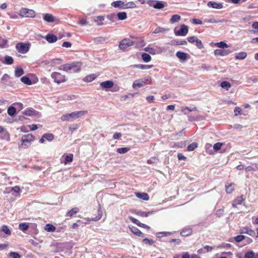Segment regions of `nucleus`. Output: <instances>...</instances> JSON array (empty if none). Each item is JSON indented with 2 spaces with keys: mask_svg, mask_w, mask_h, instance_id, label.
I'll list each match as a JSON object with an SVG mask.
<instances>
[{
  "mask_svg": "<svg viewBox=\"0 0 258 258\" xmlns=\"http://www.w3.org/2000/svg\"><path fill=\"white\" fill-rule=\"evenodd\" d=\"M81 67V63L80 62H74L61 65L59 67V70L72 73L79 71Z\"/></svg>",
  "mask_w": 258,
  "mask_h": 258,
  "instance_id": "1",
  "label": "nucleus"
},
{
  "mask_svg": "<svg viewBox=\"0 0 258 258\" xmlns=\"http://www.w3.org/2000/svg\"><path fill=\"white\" fill-rule=\"evenodd\" d=\"M87 111H79L68 113L63 115L61 119L63 121L68 120L73 121L74 119L79 118L80 116L84 115L87 113Z\"/></svg>",
  "mask_w": 258,
  "mask_h": 258,
  "instance_id": "2",
  "label": "nucleus"
},
{
  "mask_svg": "<svg viewBox=\"0 0 258 258\" xmlns=\"http://www.w3.org/2000/svg\"><path fill=\"white\" fill-rule=\"evenodd\" d=\"M30 46V44L29 43L19 42L16 44V48L19 53L25 54L29 50Z\"/></svg>",
  "mask_w": 258,
  "mask_h": 258,
  "instance_id": "3",
  "label": "nucleus"
},
{
  "mask_svg": "<svg viewBox=\"0 0 258 258\" xmlns=\"http://www.w3.org/2000/svg\"><path fill=\"white\" fill-rule=\"evenodd\" d=\"M20 15L22 17L34 18L35 17L36 13L33 10L22 8L20 10Z\"/></svg>",
  "mask_w": 258,
  "mask_h": 258,
  "instance_id": "4",
  "label": "nucleus"
},
{
  "mask_svg": "<svg viewBox=\"0 0 258 258\" xmlns=\"http://www.w3.org/2000/svg\"><path fill=\"white\" fill-rule=\"evenodd\" d=\"M134 42L129 39H124L119 42V48L122 50L125 51L126 49L133 45Z\"/></svg>",
  "mask_w": 258,
  "mask_h": 258,
  "instance_id": "5",
  "label": "nucleus"
},
{
  "mask_svg": "<svg viewBox=\"0 0 258 258\" xmlns=\"http://www.w3.org/2000/svg\"><path fill=\"white\" fill-rule=\"evenodd\" d=\"M33 139V136L31 134L23 135L21 138L22 146H25V148L28 147Z\"/></svg>",
  "mask_w": 258,
  "mask_h": 258,
  "instance_id": "6",
  "label": "nucleus"
},
{
  "mask_svg": "<svg viewBox=\"0 0 258 258\" xmlns=\"http://www.w3.org/2000/svg\"><path fill=\"white\" fill-rule=\"evenodd\" d=\"M51 76L52 78L54 79V81L57 84H60L66 81L65 76L59 73L53 72L51 74Z\"/></svg>",
  "mask_w": 258,
  "mask_h": 258,
  "instance_id": "7",
  "label": "nucleus"
},
{
  "mask_svg": "<svg viewBox=\"0 0 258 258\" xmlns=\"http://www.w3.org/2000/svg\"><path fill=\"white\" fill-rule=\"evenodd\" d=\"M188 31V27L184 24H182L180 26V28L178 30L176 31L175 30V34L176 36H184L187 34Z\"/></svg>",
  "mask_w": 258,
  "mask_h": 258,
  "instance_id": "8",
  "label": "nucleus"
},
{
  "mask_svg": "<svg viewBox=\"0 0 258 258\" xmlns=\"http://www.w3.org/2000/svg\"><path fill=\"white\" fill-rule=\"evenodd\" d=\"M232 51L228 50V49H216L214 51V54L215 55H219V56H225L229 54L231 52H232Z\"/></svg>",
  "mask_w": 258,
  "mask_h": 258,
  "instance_id": "9",
  "label": "nucleus"
},
{
  "mask_svg": "<svg viewBox=\"0 0 258 258\" xmlns=\"http://www.w3.org/2000/svg\"><path fill=\"white\" fill-rule=\"evenodd\" d=\"M240 233L241 234H246L252 237L254 236L255 234L254 231L246 227L242 228L240 230Z\"/></svg>",
  "mask_w": 258,
  "mask_h": 258,
  "instance_id": "10",
  "label": "nucleus"
},
{
  "mask_svg": "<svg viewBox=\"0 0 258 258\" xmlns=\"http://www.w3.org/2000/svg\"><path fill=\"white\" fill-rule=\"evenodd\" d=\"M207 6L210 8H212L215 9H221L223 7L222 4L218 3L213 1L209 2L207 4Z\"/></svg>",
  "mask_w": 258,
  "mask_h": 258,
  "instance_id": "11",
  "label": "nucleus"
},
{
  "mask_svg": "<svg viewBox=\"0 0 258 258\" xmlns=\"http://www.w3.org/2000/svg\"><path fill=\"white\" fill-rule=\"evenodd\" d=\"M43 20L47 23H52L55 21V17L51 14L46 13L43 14Z\"/></svg>",
  "mask_w": 258,
  "mask_h": 258,
  "instance_id": "12",
  "label": "nucleus"
},
{
  "mask_svg": "<svg viewBox=\"0 0 258 258\" xmlns=\"http://www.w3.org/2000/svg\"><path fill=\"white\" fill-rule=\"evenodd\" d=\"M47 41L49 43H52L55 42L57 40V37L54 34H48L44 37Z\"/></svg>",
  "mask_w": 258,
  "mask_h": 258,
  "instance_id": "13",
  "label": "nucleus"
},
{
  "mask_svg": "<svg viewBox=\"0 0 258 258\" xmlns=\"http://www.w3.org/2000/svg\"><path fill=\"white\" fill-rule=\"evenodd\" d=\"M53 135L52 134H45L42 136V138L39 140V142L40 143H43L45 140L50 141L53 139Z\"/></svg>",
  "mask_w": 258,
  "mask_h": 258,
  "instance_id": "14",
  "label": "nucleus"
},
{
  "mask_svg": "<svg viewBox=\"0 0 258 258\" xmlns=\"http://www.w3.org/2000/svg\"><path fill=\"white\" fill-rule=\"evenodd\" d=\"M111 5L114 8H117L120 10L124 9V3L121 1L113 2L111 3Z\"/></svg>",
  "mask_w": 258,
  "mask_h": 258,
  "instance_id": "15",
  "label": "nucleus"
},
{
  "mask_svg": "<svg viewBox=\"0 0 258 258\" xmlns=\"http://www.w3.org/2000/svg\"><path fill=\"white\" fill-rule=\"evenodd\" d=\"M135 195L136 197L144 201H148L149 200V196L147 193L136 192H135Z\"/></svg>",
  "mask_w": 258,
  "mask_h": 258,
  "instance_id": "16",
  "label": "nucleus"
},
{
  "mask_svg": "<svg viewBox=\"0 0 258 258\" xmlns=\"http://www.w3.org/2000/svg\"><path fill=\"white\" fill-rule=\"evenodd\" d=\"M113 82L112 81H106L100 83V86L104 89L111 88L113 86Z\"/></svg>",
  "mask_w": 258,
  "mask_h": 258,
  "instance_id": "17",
  "label": "nucleus"
},
{
  "mask_svg": "<svg viewBox=\"0 0 258 258\" xmlns=\"http://www.w3.org/2000/svg\"><path fill=\"white\" fill-rule=\"evenodd\" d=\"M131 231L138 236L144 237V234L138 228L135 226H129Z\"/></svg>",
  "mask_w": 258,
  "mask_h": 258,
  "instance_id": "18",
  "label": "nucleus"
},
{
  "mask_svg": "<svg viewBox=\"0 0 258 258\" xmlns=\"http://www.w3.org/2000/svg\"><path fill=\"white\" fill-rule=\"evenodd\" d=\"M145 84V81L142 80H137L133 83V88L134 89L140 88L144 86Z\"/></svg>",
  "mask_w": 258,
  "mask_h": 258,
  "instance_id": "19",
  "label": "nucleus"
},
{
  "mask_svg": "<svg viewBox=\"0 0 258 258\" xmlns=\"http://www.w3.org/2000/svg\"><path fill=\"white\" fill-rule=\"evenodd\" d=\"M4 232L6 235L9 236L11 234V231L7 225H4L0 229V236H2V232Z\"/></svg>",
  "mask_w": 258,
  "mask_h": 258,
  "instance_id": "20",
  "label": "nucleus"
},
{
  "mask_svg": "<svg viewBox=\"0 0 258 258\" xmlns=\"http://www.w3.org/2000/svg\"><path fill=\"white\" fill-rule=\"evenodd\" d=\"M187 53L180 51H177L176 53V56L182 61H184L187 59Z\"/></svg>",
  "mask_w": 258,
  "mask_h": 258,
  "instance_id": "21",
  "label": "nucleus"
},
{
  "mask_svg": "<svg viewBox=\"0 0 258 258\" xmlns=\"http://www.w3.org/2000/svg\"><path fill=\"white\" fill-rule=\"evenodd\" d=\"M62 157L64 158V161L63 162V163L66 165L68 163L72 162L73 160V155L72 154L67 155L64 154L62 156Z\"/></svg>",
  "mask_w": 258,
  "mask_h": 258,
  "instance_id": "22",
  "label": "nucleus"
},
{
  "mask_svg": "<svg viewBox=\"0 0 258 258\" xmlns=\"http://www.w3.org/2000/svg\"><path fill=\"white\" fill-rule=\"evenodd\" d=\"M192 230L189 227L183 228L180 232V235L182 236H187L191 234Z\"/></svg>",
  "mask_w": 258,
  "mask_h": 258,
  "instance_id": "23",
  "label": "nucleus"
},
{
  "mask_svg": "<svg viewBox=\"0 0 258 258\" xmlns=\"http://www.w3.org/2000/svg\"><path fill=\"white\" fill-rule=\"evenodd\" d=\"M165 2L163 1H157L153 7L156 9H162L165 6Z\"/></svg>",
  "mask_w": 258,
  "mask_h": 258,
  "instance_id": "24",
  "label": "nucleus"
},
{
  "mask_svg": "<svg viewBox=\"0 0 258 258\" xmlns=\"http://www.w3.org/2000/svg\"><path fill=\"white\" fill-rule=\"evenodd\" d=\"M36 113V111L32 108H29L25 110L23 114L26 116H33L35 115Z\"/></svg>",
  "mask_w": 258,
  "mask_h": 258,
  "instance_id": "25",
  "label": "nucleus"
},
{
  "mask_svg": "<svg viewBox=\"0 0 258 258\" xmlns=\"http://www.w3.org/2000/svg\"><path fill=\"white\" fill-rule=\"evenodd\" d=\"M243 201V196L238 197L236 199H235L233 202L232 207L234 208L236 207L237 205L241 204Z\"/></svg>",
  "mask_w": 258,
  "mask_h": 258,
  "instance_id": "26",
  "label": "nucleus"
},
{
  "mask_svg": "<svg viewBox=\"0 0 258 258\" xmlns=\"http://www.w3.org/2000/svg\"><path fill=\"white\" fill-rule=\"evenodd\" d=\"M24 74L23 69L21 67H17L15 71V76L16 77H19Z\"/></svg>",
  "mask_w": 258,
  "mask_h": 258,
  "instance_id": "27",
  "label": "nucleus"
},
{
  "mask_svg": "<svg viewBox=\"0 0 258 258\" xmlns=\"http://www.w3.org/2000/svg\"><path fill=\"white\" fill-rule=\"evenodd\" d=\"M8 114L11 116H14L16 113V109L13 105H11L8 108Z\"/></svg>",
  "mask_w": 258,
  "mask_h": 258,
  "instance_id": "28",
  "label": "nucleus"
},
{
  "mask_svg": "<svg viewBox=\"0 0 258 258\" xmlns=\"http://www.w3.org/2000/svg\"><path fill=\"white\" fill-rule=\"evenodd\" d=\"M227 21L225 19L222 20H216L214 18H211L210 19H205L204 22L207 23H222L226 22Z\"/></svg>",
  "mask_w": 258,
  "mask_h": 258,
  "instance_id": "29",
  "label": "nucleus"
},
{
  "mask_svg": "<svg viewBox=\"0 0 258 258\" xmlns=\"http://www.w3.org/2000/svg\"><path fill=\"white\" fill-rule=\"evenodd\" d=\"M247 56V53L246 52H240L237 53L235 58L236 59L242 60L245 58Z\"/></svg>",
  "mask_w": 258,
  "mask_h": 258,
  "instance_id": "30",
  "label": "nucleus"
},
{
  "mask_svg": "<svg viewBox=\"0 0 258 258\" xmlns=\"http://www.w3.org/2000/svg\"><path fill=\"white\" fill-rule=\"evenodd\" d=\"M44 229L47 232H54L55 231L56 228L51 224H47L45 226Z\"/></svg>",
  "mask_w": 258,
  "mask_h": 258,
  "instance_id": "31",
  "label": "nucleus"
},
{
  "mask_svg": "<svg viewBox=\"0 0 258 258\" xmlns=\"http://www.w3.org/2000/svg\"><path fill=\"white\" fill-rule=\"evenodd\" d=\"M116 17H117L119 20H124L127 18L126 13L124 12L118 13L116 15Z\"/></svg>",
  "mask_w": 258,
  "mask_h": 258,
  "instance_id": "32",
  "label": "nucleus"
},
{
  "mask_svg": "<svg viewBox=\"0 0 258 258\" xmlns=\"http://www.w3.org/2000/svg\"><path fill=\"white\" fill-rule=\"evenodd\" d=\"M181 19V17L178 15H174L170 18V22L171 23H175L179 21Z\"/></svg>",
  "mask_w": 258,
  "mask_h": 258,
  "instance_id": "33",
  "label": "nucleus"
},
{
  "mask_svg": "<svg viewBox=\"0 0 258 258\" xmlns=\"http://www.w3.org/2000/svg\"><path fill=\"white\" fill-rule=\"evenodd\" d=\"M134 67L138 69H140L142 70H148L152 67V65H146V64H136L134 66Z\"/></svg>",
  "mask_w": 258,
  "mask_h": 258,
  "instance_id": "34",
  "label": "nucleus"
},
{
  "mask_svg": "<svg viewBox=\"0 0 258 258\" xmlns=\"http://www.w3.org/2000/svg\"><path fill=\"white\" fill-rule=\"evenodd\" d=\"M19 228L23 231H25L29 228V224L26 223H20L19 225Z\"/></svg>",
  "mask_w": 258,
  "mask_h": 258,
  "instance_id": "35",
  "label": "nucleus"
},
{
  "mask_svg": "<svg viewBox=\"0 0 258 258\" xmlns=\"http://www.w3.org/2000/svg\"><path fill=\"white\" fill-rule=\"evenodd\" d=\"M79 210L78 208L75 207L74 208H72L70 211H69L67 214V216L69 217H72L75 214L79 212Z\"/></svg>",
  "mask_w": 258,
  "mask_h": 258,
  "instance_id": "36",
  "label": "nucleus"
},
{
  "mask_svg": "<svg viewBox=\"0 0 258 258\" xmlns=\"http://www.w3.org/2000/svg\"><path fill=\"white\" fill-rule=\"evenodd\" d=\"M21 81L25 84L30 85L32 84V82L29 78L27 76H24L21 78Z\"/></svg>",
  "mask_w": 258,
  "mask_h": 258,
  "instance_id": "37",
  "label": "nucleus"
},
{
  "mask_svg": "<svg viewBox=\"0 0 258 258\" xmlns=\"http://www.w3.org/2000/svg\"><path fill=\"white\" fill-rule=\"evenodd\" d=\"M142 58L146 62H149L151 60V56L147 53H143L142 54Z\"/></svg>",
  "mask_w": 258,
  "mask_h": 258,
  "instance_id": "38",
  "label": "nucleus"
},
{
  "mask_svg": "<svg viewBox=\"0 0 258 258\" xmlns=\"http://www.w3.org/2000/svg\"><path fill=\"white\" fill-rule=\"evenodd\" d=\"M152 213V212H144L142 211H137L136 214L142 217H147L149 215Z\"/></svg>",
  "mask_w": 258,
  "mask_h": 258,
  "instance_id": "39",
  "label": "nucleus"
},
{
  "mask_svg": "<svg viewBox=\"0 0 258 258\" xmlns=\"http://www.w3.org/2000/svg\"><path fill=\"white\" fill-rule=\"evenodd\" d=\"M215 45L218 47L221 48H227L229 46L227 44H226L224 41H220L219 42H217L215 43Z\"/></svg>",
  "mask_w": 258,
  "mask_h": 258,
  "instance_id": "40",
  "label": "nucleus"
},
{
  "mask_svg": "<svg viewBox=\"0 0 258 258\" xmlns=\"http://www.w3.org/2000/svg\"><path fill=\"white\" fill-rule=\"evenodd\" d=\"M220 86L222 88L225 89L226 90H228L231 86V84L227 81L222 82Z\"/></svg>",
  "mask_w": 258,
  "mask_h": 258,
  "instance_id": "41",
  "label": "nucleus"
},
{
  "mask_svg": "<svg viewBox=\"0 0 258 258\" xmlns=\"http://www.w3.org/2000/svg\"><path fill=\"white\" fill-rule=\"evenodd\" d=\"M5 62L7 64H12L14 62V59L12 57L6 55L5 56Z\"/></svg>",
  "mask_w": 258,
  "mask_h": 258,
  "instance_id": "42",
  "label": "nucleus"
},
{
  "mask_svg": "<svg viewBox=\"0 0 258 258\" xmlns=\"http://www.w3.org/2000/svg\"><path fill=\"white\" fill-rule=\"evenodd\" d=\"M124 9H132V8H136V4L133 2H128V3H124Z\"/></svg>",
  "mask_w": 258,
  "mask_h": 258,
  "instance_id": "43",
  "label": "nucleus"
},
{
  "mask_svg": "<svg viewBox=\"0 0 258 258\" xmlns=\"http://www.w3.org/2000/svg\"><path fill=\"white\" fill-rule=\"evenodd\" d=\"M234 188V184L231 183L229 185H226V191L228 194H230L232 192Z\"/></svg>",
  "mask_w": 258,
  "mask_h": 258,
  "instance_id": "44",
  "label": "nucleus"
},
{
  "mask_svg": "<svg viewBox=\"0 0 258 258\" xmlns=\"http://www.w3.org/2000/svg\"><path fill=\"white\" fill-rule=\"evenodd\" d=\"M104 20V17L103 16H98L95 19L94 21L98 25H101L103 24L102 21Z\"/></svg>",
  "mask_w": 258,
  "mask_h": 258,
  "instance_id": "45",
  "label": "nucleus"
},
{
  "mask_svg": "<svg viewBox=\"0 0 258 258\" xmlns=\"http://www.w3.org/2000/svg\"><path fill=\"white\" fill-rule=\"evenodd\" d=\"M96 75L94 74L90 75L89 76H86L84 79V81L88 82H91L93 81L96 78Z\"/></svg>",
  "mask_w": 258,
  "mask_h": 258,
  "instance_id": "46",
  "label": "nucleus"
},
{
  "mask_svg": "<svg viewBox=\"0 0 258 258\" xmlns=\"http://www.w3.org/2000/svg\"><path fill=\"white\" fill-rule=\"evenodd\" d=\"M9 78L10 77L8 74H4L1 79V83L4 85H8L7 80L9 79Z\"/></svg>",
  "mask_w": 258,
  "mask_h": 258,
  "instance_id": "47",
  "label": "nucleus"
},
{
  "mask_svg": "<svg viewBox=\"0 0 258 258\" xmlns=\"http://www.w3.org/2000/svg\"><path fill=\"white\" fill-rule=\"evenodd\" d=\"M130 150L129 148L125 147V148H118L116 150V152L119 154H124L128 152Z\"/></svg>",
  "mask_w": 258,
  "mask_h": 258,
  "instance_id": "48",
  "label": "nucleus"
},
{
  "mask_svg": "<svg viewBox=\"0 0 258 258\" xmlns=\"http://www.w3.org/2000/svg\"><path fill=\"white\" fill-rule=\"evenodd\" d=\"M197 147L198 144L196 143H192L187 146V149L188 151H192L194 150Z\"/></svg>",
  "mask_w": 258,
  "mask_h": 258,
  "instance_id": "49",
  "label": "nucleus"
},
{
  "mask_svg": "<svg viewBox=\"0 0 258 258\" xmlns=\"http://www.w3.org/2000/svg\"><path fill=\"white\" fill-rule=\"evenodd\" d=\"M173 44L177 45H183L187 44V42L185 40H174L173 41Z\"/></svg>",
  "mask_w": 258,
  "mask_h": 258,
  "instance_id": "50",
  "label": "nucleus"
},
{
  "mask_svg": "<svg viewBox=\"0 0 258 258\" xmlns=\"http://www.w3.org/2000/svg\"><path fill=\"white\" fill-rule=\"evenodd\" d=\"M167 31V30H166L165 28H163L162 27H158L154 30V31H153V33L157 34V33H159L160 32H166Z\"/></svg>",
  "mask_w": 258,
  "mask_h": 258,
  "instance_id": "51",
  "label": "nucleus"
},
{
  "mask_svg": "<svg viewBox=\"0 0 258 258\" xmlns=\"http://www.w3.org/2000/svg\"><path fill=\"white\" fill-rule=\"evenodd\" d=\"M254 252L252 250H250L245 253L244 257L245 258H253Z\"/></svg>",
  "mask_w": 258,
  "mask_h": 258,
  "instance_id": "52",
  "label": "nucleus"
},
{
  "mask_svg": "<svg viewBox=\"0 0 258 258\" xmlns=\"http://www.w3.org/2000/svg\"><path fill=\"white\" fill-rule=\"evenodd\" d=\"M9 255L12 258H21V257L20 254L17 252H11Z\"/></svg>",
  "mask_w": 258,
  "mask_h": 258,
  "instance_id": "53",
  "label": "nucleus"
},
{
  "mask_svg": "<svg viewBox=\"0 0 258 258\" xmlns=\"http://www.w3.org/2000/svg\"><path fill=\"white\" fill-rule=\"evenodd\" d=\"M222 145L223 144L221 143H217L213 146V149L215 150V151H218L221 149Z\"/></svg>",
  "mask_w": 258,
  "mask_h": 258,
  "instance_id": "54",
  "label": "nucleus"
},
{
  "mask_svg": "<svg viewBox=\"0 0 258 258\" xmlns=\"http://www.w3.org/2000/svg\"><path fill=\"white\" fill-rule=\"evenodd\" d=\"M245 238V236L244 235H237V236H235L234 237V239L236 242H239L242 241L244 238Z\"/></svg>",
  "mask_w": 258,
  "mask_h": 258,
  "instance_id": "55",
  "label": "nucleus"
},
{
  "mask_svg": "<svg viewBox=\"0 0 258 258\" xmlns=\"http://www.w3.org/2000/svg\"><path fill=\"white\" fill-rule=\"evenodd\" d=\"M107 39V38L103 37H99L95 39V41L98 43H102Z\"/></svg>",
  "mask_w": 258,
  "mask_h": 258,
  "instance_id": "56",
  "label": "nucleus"
},
{
  "mask_svg": "<svg viewBox=\"0 0 258 258\" xmlns=\"http://www.w3.org/2000/svg\"><path fill=\"white\" fill-rule=\"evenodd\" d=\"M158 162V159L155 157H152L148 160V163L149 164L157 163Z\"/></svg>",
  "mask_w": 258,
  "mask_h": 258,
  "instance_id": "57",
  "label": "nucleus"
},
{
  "mask_svg": "<svg viewBox=\"0 0 258 258\" xmlns=\"http://www.w3.org/2000/svg\"><path fill=\"white\" fill-rule=\"evenodd\" d=\"M198 38L196 36H191L187 38V40L190 43L196 42Z\"/></svg>",
  "mask_w": 258,
  "mask_h": 258,
  "instance_id": "58",
  "label": "nucleus"
},
{
  "mask_svg": "<svg viewBox=\"0 0 258 258\" xmlns=\"http://www.w3.org/2000/svg\"><path fill=\"white\" fill-rule=\"evenodd\" d=\"M145 50L146 51L149 52L151 54H155V50L153 48H150V47H147L145 48Z\"/></svg>",
  "mask_w": 258,
  "mask_h": 258,
  "instance_id": "59",
  "label": "nucleus"
},
{
  "mask_svg": "<svg viewBox=\"0 0 258 258\" xmlns=\"http://www.w3.org/2000/svg\"><path fill=\"white\" fill-rule=\"evenodd\" d=\"M3 139L6 140L8 141H9L10 140V135L8 132H6L4 134V136L2 138Z\"/></svg>",
  "mask_w": 258,
  "mask_h": 258,
  "instance_id": "60",
  "label": "nucleus"
},
{
  "mask_svg": "<svg viewBox=\"0 0 258 258\" xmlns=\"http://www.w3.org/2000/svg\"><path fill=\"white\" fill-rule=\"evenodd\" d=\"M196 45L197 47L199 49H201L203 47V43L200 39H198L196 41Z\"/></svg>",
  "mask_w": 258,
  "mask_h": 258,
  "instance_id": "61",
  "label": "nucleus"
},
{
  "mask_svg": "<svg viewBox=\"0 0 258 258\" xmlns=\"http://www.w3.org/2000/svg\"><path fill=\"white\" fill-rule=\"evenodd\" d=\"M241 111V109L240 107H235L234 110L235 115L237 116L238 115L240 114Z\"/></svg>",
  "mask_w": 258,
  "mask_h": 258,
  "instance_id": "62",
  "label": "nucleus"
},
{
  "mask_svg": "<svg viewBox=\"0 0 258 258\" xmlns=\"http://www.w3.org/2000/svg\"><path fill=\"white\" fill-rule=\"evenodd\" d=\"M224 213V210L220 209L216 211V215L217 217H220Z\"/></svg>",
  "mask_w": 258,
  "mask_h": 258,
  "instance_id": "63",
  "label": "nucleus"
},
{
  "mask_svg": "<svg viewBox=\"0 0 258 258\" xmlns=\"http://www.w3.org/2000/svg\"><path fill=\"white\" fill-rule=\"evenodd\" d=\"M130 220L134 223L137 224L138 226L140 224V221L133 217H129Z\"/></svg>",
  "mask_w": 258,
  "mask_h": 258,
  "instance_id": "64",
  "label": "nucleus"
}]
</instances>
